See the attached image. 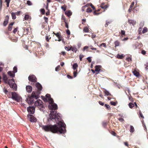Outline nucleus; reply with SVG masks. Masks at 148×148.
<instances>
[{
  "label": "nucleus",
  "mask_w": 148,
  "mask_h": 148,
  "mask_svg": "<svg viewBox=\"0 0 148 148\" xmlns=\"http://www.w3.org/2000/svg\"><path fill=\"white\" fill-rule=\"evenodd\" d=\"M60 115V114L59 113H57L56 111H51L49 115V119H55L58 126L55 125H42L40 126V127L45 131H50L53 133H65L66 132V125L62 119Z\"/></svg>",
  "instance_id": "f257e3e1"
},
{
  "label": "nucleus",
  "mask_w": 148,
  "mask_h": 148,
  "mask_svg": "<svg viewBox=\"0 0 148 148\" xmlns=\"http://www.w3.org/2000/svg\"><path fill=\"white\" fill-rule=\"evenodd\" d=\"M37 92H32L31 96L28 97L27 99V100L28 103L30 105L33 104L34 103V98L37 99L39 97L38 95L36 94Z\"/></svg>",
  "instance_id": "f03ea898"
},
{
  "label": "nucleus",
  "mask_w": 148,
  "mask_h": 148,
  "mask_svg": "<svg viewBox=\"0 0 148 148\" xmlns=\"http://www.w3.org/2000/svg\"><path fill=\"white\" fill-rule=\"evenodd\" d=\"M11 93L12 95L11 98L12 99L17 102H20L22 99L19 95L15 92H12Z\"/></svg>",
  "instance_id": "7ed1b4c3"
},
{
  "label": "nucleus",
  "mask_w": 148,
  "mask_h": 148,
  "mask_svg": "<svg viewBox=\"0 0 148 148\" xmlns=\"http://www.w3.org/2000/svg\"><path fill=\"white\" fill-rule=\"evenodd\" d=\"M7 83L8 84L10 87L12 88L15 91L16 90L17 86L16 84L14 83V79H9Z\"/></svg>",
  "instance_id": "20e7f679"
},
{
  "label": "nucleus",
  "mask_w": 148,
  "mask_h": 148,
  "mask_svg": "<svg viewBox=\"0 0 148 148\" xmlns=\"http://www.w3.org/2000/svg\"><path fill=\"white\" fill-rule=\"evenodd\" d=\"M50 104L48 105L49 108L51 110H56L58 108V106L57 104L55 103H53L52 102L50 103L49 102Z\"/></svg>",
  "instance_id": "39448f33"
},
{
  "label": "nucleus",
  "mask_w": 148,
  "mask_h": 148,
  "mask_svg": "<svg viewBox=\"0 0 148 148\" xmlns=\"http://www.w3.org/2000/svg\"><path fill=\"white\" fill-rule=\"evenodd\" d=\"M36 86L38 90L37 92H37L36 94H37L38 95V96H39V95L40 94V91L42 90V86L38 82H37L36 83Z\"/></svg>",
  "instance_id": "423d86ee"
},
{
  "label": "nucleus",
  "mask_w": 148,
  "mask_h": 148,
  "mask_svg": "<svg viewBox=\"0 0 148 148\" xmlns=\"http://www.w3.org/2000/svg\"><path fill=\"white\" fill-rule=\"evenodd\" d=\"M34 105L36 106H38L41 108H43V105L42 104V101L39 100H37L35 102Z\"/></svg>",
  "instance_id": "0eeeda50"
},
{
  "label": "nucleus",
  "mask_w": 148,
  "mask_h": 148,
  "mask_svg": "<svg viewBox=\"0 0 148 148\" xmlns=\"http://www.w3.org/2000/svg\"><path fill=\"white\" fill-rule=\"evenodd\" d=\"M27 110L29 113L33 114L35 112V107L34 106H29L27 108Z\"/></svg>",
  "instance_id": "6e6552de"
},
{
  "label": "nucleus",
  "mask_w": 148,
  "mask_h": 148,
  "mask_svg": "<svg viewBox=\"0 0 148 148\" xmlns=\"http://www.w3.org/2000/svg\"><path fill=\"white\" fill-rule=\"evenodd\" d=\"M29 80L32 82H36V79L35 75H30L28 77Z\"/></svg>",
  "instance_id": "1a4fd4ad"
},
{
  "label": "nucleus",
  "mask_w": 148,
  "mask_h": 148,
  "mask_svg": "<svg viewBox=\"0 0 148 148\" xmlns=\"http://www.w3.org/2000/svg\"><path fill=\"white\" fill-rule=\"evenodd\" d=\"M28 118L29 120L31 122H35L36 121V119L32 115H28Z\"/></svg>",
  "instance_id": "9d476101"
},
{
  "label": "nucleus",
  "mask_w": 148,
  "mask_h": 148,
  "mask_svg": "<svg viewBox=\"0 0 148 148\" xmlns=\"http://www.w3.org/2000/svg\"><path fill=\"white\" fill-rule=\"evenodd\" d=\"M9 16L7 15L5 17L4 21L3 23V25L4 26H6L7 25L9 21Z\"/></svg>",
  "instance_id": "9b49d317"
},
{
  "label": "nucleus",
  "mask_w": 148,
  "mask_h": 148,
  "mask_svg": "<svg viewBox=\"0 0 148 148\" xmlns=\"http://www.w3.org/2000/svg\"><path fill=\"white\" fill-rule=\"evenodd\" d=\"M3 80L5 83H7L8 82L9 79L7 76L5 74L3 73Z\"/></svg>",
  "instance_id": "f8f14e48"
},
{
  "label": "nucleus",
  "mask_w": 148,
  "mask_h": 148,
  "mask_svg": "<svg viewBox=\"0 0 148 148\" xmlns=\"http://www.w3.org/2000/svg\"><path fill=\"white\" fill-rule=\"evenodd\" d=\"M47 98L48 101L50 103L53 102V101L50 95L49 94H47L45 96Z\"/></svg>",
  "instance_id": "ddd939ff"
},
{
  "label": "nucleus",
  "mask_w": 148,
  "mask_h": 148,
  "mask_svg": "<svg viewBox=\"0 0 148 148\" xmlns=\"http://www.w3.org/2000/svg\"><path fill=\"white\" fill-rule=\"evenodd\" d=\"M26 91L28 93L31 92L32 90V87L30 86H27L26 87Z\"/></svg>",
  "instance_id": "4468645a"
},
{
  "label": "nucleus",
  "mask_w": 148,
  "mask_h": 148,
  "mask_svg": "<svg viewBox=\"0 0 148 148\" xmlns=\"http://www.w3.org/2000/svg\"><path fill=\"white\" fill-rule=\"evenodd\" d=\"M128 22L130 25H135L136 23V22L135 20H130L129 19H128Z\"/></svg>",
  "instance_id": "2eb2a0df"
},
{
  "label": "nucleus",
  "mask_w": 148,
  "mask_h": 148,
  "mask_svg": "<svg viewBox=\"0 0 148 148\" xmlns=\"http://www.w3.org/2000/svg\"><path fill=\"white\" fill-rule=\"evenodd\" d=\"M70 50H71L73 51H74L75 53H76L77 49L76 46H73V47H71L70 49H67V51H70Z\"/></svg>",
  "instance_id": "dca6fc26"
},
{
  "label": "nucleus",
  "mask_w": 148,
  "mask_h": 148,
  "mask_svg": "<svg viewBox=\"0 0 148 148\" xmlns=\"http://www.w3.org/2000/svg\"><path fill=\"white\" fill-rule=\"evenodd\" d=\"M104 90H103V92L105 94V95L106 96H111V94L109 92L106 90V89L104 88H102Z\"/></svg>",
  "instance_id": "f3484780"
},
{
  "label": "nucleus",
  "mask_w": 148,
  "mask_h": 148,
  "mask_svg": "<svg viewBox=\"0 0 148 148\" xmlns=\"http://www.w3.org/2000/svg\"><path fill=\"white\" fill-rule=\"evenodd\" d=\"M101 67L100 66L97 65L95 67V71L97 72L96 74H98L99 71H100V69Z\"/></svg>",
  "instance_id": "a211bd4d"
},
{
  "label": "nucleus",
  "mask_w": 148,
  "mask_h": 148,
  "mask_svg": "<svg viewBox=\"0 0 148 148\" xmlns=\"http://www.w3.org/2000/svg\"><path fill=\"white\" fill-rule=\"evenodd\" d=\"M8 74L11 77L13 78L15 77V74L12 72V71H10L8 73Z\"/></svg>",
  "instance_id": "6ab92c4d"
},
{
  "label": "nucleus",
  "mask_w": 148,
  "mask_h": 148,
  "mask_svg": "<svg viewBox=\"0 0 148 148\" xmlns=\"http://www.w3.org/2000/svg\"><path fill=\"white\" fill-rule=\"evenodd\" d=\"M65 14L68 17L70 16L72 14V12L71 10H69L68 11H66L65 12Z\"/></svg>",
  "instance_id": "aec40b11"
},
{
  "label": "nucleus",
  "mask_w": 148,
  "mask_h": 148,
  "mask_svg": "<svg viewBox=\"0 0 148 148\" xmlns=\"http://www.w3.org/2000/svg\"><path fill=\"white\" fill-rule=\"evenodd\" d=\"M132 73L134 74V75L136 77H138L140 76V75L138 72L136 71V70H134V71Z\"/></svg>",
  "instance_id": "412c9836"
},
{
  "label": "nucleus",
  "mask_w": 148,
  "mask_h": 148,
  "mask_svg": "<svg viewBox=\"0 0 148 148\" xmlns=\"http://www.w3.org/2000/svg\"><path fill=\"white\" fill-rule=\"evenodd\" d=\"M124 55L123 54H121L120 55L119 54H118L116 56V57L119 59H122L124 57Z\"/></svg>",
  "instance_id": "4be33fe9"
},
{
  "label": "nucleus",
  "mask_w": 148,
  "mask_h": 148,
  "mask_svg": "<svg viewBox=\"0 0 148 148\" xmlns=\"http://www.w3.org/2000/svg\"><path fill=\"white\" fill-rule=\"evenodd\" d=\"M134 2H132L131 5H130V7L129 9L128 10V11L129 12H131L132 10V8L134 5Z\"/></svg>",
  "instance_id": "5701e85b"
},
{
  "label": "nucleus",
  "mask_w": 148,
  "mask_h": 148,
  "mask_svg": "<svg viewBox=\"0 0 148 148\" xmlns=\"http://www.w3.org/2000/svg\"><path fill=\"white\" fill-rule=\"evenodd\" d=\"M24 30V34H27L28 33V32H29V29L27 28L26 29L25 28H23Z\"/></svg>",
  "instance_id": "b1692460"
},
{
  "label": "nucleus",
  "mask_w": 148,
  "mask_h": 148,
  "mask_svg": "<svg viewBox=\"0 0 148 148\" xmlns=\"http://www.w3.org/2000/svg\"><path fill=\"white\" fill-rule=\"evenodd\" d=\"M11 14L12 18L13 19H15L16 18V14L14 12H12Z\"/></svg>",
  "instance_id": "393cba45"
},
{
  "label": "nucleus",
  "mask_w": 148,
  "mask_h": 148,
  "mask_svg": "<svg viewBox=\"0 0 148 148\" xmlns=\"http://www.w3.org/2000/svg\"><path fill=\"white\" fill-rule=\"evenodd\" d=\"M78 65L76 63H74L73 65V68L74 70L76 69L78 67Z\"/></svg>",
  "instance_id": "a878e982"
},
{
  "label": "nucleus",
  "mask_w": 148,
  "mask_h": 148,
  "mask_svg": "<svg viewBox=\"0 0 148 148\" xmlns=\"http://www.w3.org/2000/svg\"><path fill=\"white\" fill-rule=\"evenodd\" d=\"M147 28L146 27H144L142 30V33L143 34L147 32Z\"/></svg>",
  "instance_id": "bb28decb"
},
{
  "label": "nucleus",
  "mask_w": 148,
  "mask_h": 148,
  "mask_svg": "<svg viewBox=\"0 0 148 148\" xmlns=\"http://www.w3.org/2000/svg\"><path fill=\"white\" fill-rule=\"evenodd\" d=\"M130 132L131 133H132L134 131V129L133 126L130 125Z\"/></svg>",
  "instance_id": "cd10ccee"
},
{
  "label": "nucleus",
  "mask_w": 148,
  "mask_h": 148,
  "mask_svg": "<svg viewBox=\"0 0 148 148\" xmlns=\"http://www.w3.org/2000/svg\"><path fill=\"white\" fill-rule=\"evenodd\" d=\"M120 44L118 40H116L114 42L115 47L119 46Z\"/></svg>",
  "instance_id": "c85d7f7f"
},
{
  "label": "nucleus",
  "mask_w": 148,
  "mask_h": 148,
  "mask_svg": "<svg viewBox=\"0 0 148 148\" xmlns=\"http://www.w3.org/2000/svg\"><path fill=\"white\" fill-rule=\"evenodd\" d=\"M107 125V122L104 121L103 122H102V125L103 127L105 128H106V127Z\"/></svg>",
  "instance_id": "c756f323"
},
{
  "label": "nucleus",
  "mask_w": 148,
  "mask_h": 148,
  "mask_svg": "<svg viewBox=\"0 0 148 148\" xmlns=\"http://www.w3.org/2000/svg\"><path fill=\"white\" fill-rule=\"evenodd\" d=\"M128 106L130 108H132L134 106V104L130 102L129 103Z\"/></svg>",
  "instance_id": "7c9ffc66"
},
{
  "label": "nucleus",
  "mask_w": 148,
  "mask_h": 148,
  "mask_svg": "<svg viewBox=\"0 0 148 148\" xmlns=\"http://www.w3.org/2000/svg\"><path fill=\"white\" fill-rule=\"evenodd\" d=\"M117 103V101L114 102V101H111L110 102V104L111 105H113V106H116Z\"/></svg>",
  "instance_id": "2f4dec72"
},
{
  "label": "nucleus",
  "mask_w": 148,
  "mask_h": 148,
  "mask_svg": "<svg viewBox=\"0 0 148 148\" xmlns=\"http://www.w3.org/2000/svg\"><path fill=\"white\" fill-rule=\"evenodd\" d=\"M104 106L105 107H106V108L109 110H110L111 109L110 107L107 104H105L104 105Z\"/></svg>",
  "instance_id": "473e14b6"
},
{
  "label": "nucleus",
  "mask_w": 148,
  "mask_h": 148,
  "mask_svg": "<svg viewBox=\"0 0 148 148\" xmlns=\"http://www.w3.org/2000/svg\"><path fill=\"white\" fill-rule=\"evenodd\" d=\"M17 68L16 66H14L13 68V71H12V72L15 74L17 72Z\"/></svg>",
  "instance_id": "72a5a7b5"
},
{
  "label": "nucleus",
  "mask_w": 148,
  "mask_h": 148,
  "mask_svg": "<svg viewBox=\"0 0 148 148\" xmlns=\"http://www.w3.org/2000/svg\"><path fill=\"white\" fill-rule=\"evenodd\" d=\"M100 10V9H99L93 12L94 14L95 15H99L100 14V13H97L96 12H97L99 11Z\"/></svg>",
  "instance_id": "f704fd0d"
},
{
  "label": "nucleus",
  "mask_w": 148,
  "mask_h": 148,
  "mask_svg": "<svg viewBox=\"0 0 148 148\" xmlns=\"http://www.w3.org/2000/svg\"><path fill=\"white\" fill-rule=\"evenodd\" d=\"M83 31L85 32H89V29L88 27H85L84 28Z\"/></svg>",
  "instance_id": "c9c22d12"
},
{
  "label": "nucleus",
  "mask_w": 148,
  "mask_h": 148,
  "mask_svg": "<svg viewBox=\"0 0 148 148\" xmlns=\"http://www.w3.org/2000/svg\"><path fill=\"white\" fill-rule=\"evenodd\" d=\"M10 0H5L6 2L7 3L6 5L7 7H8L9 6V3H10Z\"/></svg>",
  "instance_id": "e433bc0d"
},
{
  "label": "nucleus",
  "mask_w": 148,
  "mask_h": 148,
  "mask_svg": "<svg viewBox=\"0 0 148 148\" xmlns=\"http://www.w3.org/2000/svg\"><path fill=\"white\" fill-rule=\"evenodd\" d=\"M104 4V3H102V6ZM108 5H104V6H102V9H106L108 7Z\"/></svg>",
  "instance_id": "4c0bfd02"
},
{
  "label": "nucleus",
  "mask_w": 148,
  "mask_h": 148,
  "mask_svg": "<svg viewBox=\"0 0 148 148\" xmlns=\"http://www.w3.org/2000/svg\"><path fill=\"white\" fill-rule=\"evenodd\" d=\"M87 7V5H86L84 6H83L82 8V11H84L85 8Z\"/></svg>",
  "instance_id": "58836bf2"
},
{
  "label": "nucleus",
  "mask_w": 148,
  "mask_h": 148,
  "mask_svg": "<svg viewBox=\"0 0 148 148\" xmlns=\"http://www.w3.org/2000/svg\"><path fill=\"white\" fill-rule=\"evenodd\" d=\"M29 15H25V16L24 17V19L25 20H28L29 18Z\"/></svg>",
  "instance_id": "ea45409f"
},
{
  "label": "nucleus",
  "mask_w": 148,
  "mask_h": 148,
  "mask_svg": "<svg viewBox=\"0 0 148 148\" xmlns=\"http://www.w3.org/2000/svg\"><path fill=\"white\" fill-rule=\"evenodd\" d=\"M40 11L42 14H45V11L44 9H41L40 10Z\"/></svg>",
  "instance_id": "a19ab883"
},
{
  "label": "nucleus",
  "mask_w": 148,
  "mask_h": 148,
  "mask_svg": "<svg viewBox=\"0 0 148 148\" xmlns=\"http://www.w3.org/2000/svg\"><path fill=\"white\" fill-rule=\"evenodd\" d=\"M27 4L29 5H32V3L30 1H27Z\"/></svg>",
  "instance_id": "79ce46f5"
},
{
  "label": "nucleus",
  "mask_w": 148,
  "mask_h": 148,
  "mask_svg": "<svg viewBox=\"0 0 148 148\" xmlns=\"http://www.w3.org/2000/svg\"><path fill=\"white\" fill-rule=\"evenodd\" d=\"M84 57V55L82 54H81L79 55V58L80 61L82 60V58Z\"/></svg>",
  "instance_id": "37998d69"
},
{
  "label": "nucleus",
  "mask_w": 148,
  "mask_h": 148,
  "mask_svg": "<svg viewBox=\"0 0 148 148\" xmlns=\"http://www.w3.org/2000/svg\"><path fill=\"white\" fill-rule=\"evenodd\" d=\"M92 11V10L90 8H88L86 9V12L88 13L91 12Z\"/></svg>",
  "instance_id": "c03bdc74"
},
{
  "label": "nucleus",
  "mask_w": 148,
  "mask_h": 148,
  "mask_svg": "<svg viewBox=\"0 0 148 148\" xmlns=\"http://www.w3.org/2000/svg\"><path fill=\"white\" fill-rule=\"evenodd\" d=\"M60 68V66L59 65L58 66L55 68V71H58L59 70Z\"/></svg>",
  "instance_id": "a18cd8bd"
},
{
  "label": "nucleus",
  "mask_w": 148,
  "mask_h": 148,
  "mask_svg": "<svg viewBox=\"0 0 148 148\" xmlns=\"http://www.w3.org/2000/svg\"><path fill=\"white\" fill-rule=\"evenodd\" d=\"M110 23V22L106 21V23L105 24V26L107 27Z\"/></svg>",
  "instance_id": "49530a36"
},
{
  "label": "nucleus",
  "mask_w": 148,
  "mask_h": 148,
  "mask_svg": "<svg viewBox=\"0 0 148 148\" xmlns=\"http://www.w3.org/2000/svg\"><path fill=\"white\" fill-rule=\"evenodd\" d=\"M125 31L123 30H121V35L123 36V35H125Z\"/></svg>",
  "instance_id": "de8ad7c7"
},
{
  "label": "nucleus",
  "mask_w": 148,
  "mask_h": 148,
  "mask_svg": "<svg viewBox=\"0 0 148 148\" xmlns=\"http://www.w3.org/2000/svg\"><path fill=\"white\" fill-rule=\"evenodd\" d=\"M90 47V49L93 50H96L97 49L96 48H95L93 47L92 46H90L89 47Z\"/></svg>",
  "instance_id": "09e8293b"
},
{
  "label": "nucleus",
  "mask_w": 148,
  "mask_h": 148,
  "mask_svg": "<svg viewBox=\"0 0 148 148\" xmlns=\"http://www.w3.org/2000/svg\"><path fill=\"white\" fill-rule=\"evenodd\" d=\"M77 70L76 71H74L73 73V76L74 77H75L77 75Z\"/></svg>",
  "instance_id": "8fccbe9b"
},
{
  "label": "nucleus",
  "mask_w": 148,
  "mask_h": 148,
  "mask_svg": "<svg viewBox=\"0 0 148 148\" xmlns=\"http://www.w3.org/2000/svg\"><path fill=\"white\" fill-rule=\"evenodd\" d=\"M44 18L45 20V22L47 23L48 21V18L46 17H44Z\"/></svg>",
  "instance_id": "3c124183"
},
{
  "label": "nucleus",
  "mask_w": 148,
  "mask_h": 148,
  "mask_svg": "<svg viewBox=\"0 0 148 148\" xmlns=\"http://www.w3.org/2000/svg\"><path fill=\"white\" fill-rule=\"evenodd\" d=\"M12 26H10L9 25L8 27V29L9 31H11L12 30Z\"/></svg>",
  "instance_id": "603ef678"
},
{
  "label": "nucleus",
  "mask_w": 148,
  "mask_h": 148,
  "mask_svg": "<svg viewBox=\"0 0 148 148\" xmlns=\"http://www.w3.org/2000/svg\"><path fill=\"white\" fill-rule=\"evenodd\" d=\"M87 59L88 60V61L89 62H91L92 60L91 59V57H88L87 58Z\"/></svg>",
  "instance_id": "864d4df0"
},
{
  "label": "nucleus",
  "mask_w": 148,
  "mask_h": 148,
  "mask_svg": "<svg viewBox=\"0 0 148 148\" xmlns=\"http://www.w3.org/2000/svg\"><path fill=\"white\" fill-rule=\"evenodd\" d=\"M126 60L129 62H130L132 61V58L130 57H128L126 58Z\"/></svg>",
  "instance_id": "5fc2aeb1"
},
{
  "label": "nucleus",
  "mask_w": 148,
  "mask_h": 148,
  "mask_svg": "<svg viewBox=\"0 0 148 148\" xmlns=\"http://www.w3.org/2000/svg\"><path fill=\"white\" fill-rule=\"evenodd\" d=\"M139 114H140V116L142 118L144 119V117L143 116V115L142 114L141 112L140 111L139 112Z\"/></svg>",
  "instance_id": "6e6d98bb"
},
{
  "label": "nucleus",
  "mask_w": 148,
  "mask_h": 148,
  "mask_svg": "<svg viewBox=\"0 0 148 148\" xmlns=\"http://www.w3.org/2000/svg\"><path fill=\"white\" fill-rule=\"evenodd\" d=\"M89 48V47L87 46H85L84 48H83V51H85L86 49H88V48Z\"/></svg>",
  "instance_id": "4d7b16f0"
},
{
  "label": "nucleus",
  "mask_w": 148,
  "mask_h": 148,
  "mask_svg": "<svg viewBox=\"0 0 148 148\" xmlns=\"http://www.w3.org/2000/svg\"><path fill=\"white\" fill-rule=\"evenodd\" d=\"M18 28L17 27L16 28H15L14 29V30L13 31V32L15 34L16 32L17 31V29H18Z\"/></svg>",
  "instance_id": "13d9d810"
},
{
  "label": "nucleus",
  "mask_w": 148,
  "mask_h": 148,
  "mask_svg": "<svg viewBox=\"0 0 148 148\" xmlns=\"http://www.w3.org/2000/svg\"><path fill=\"white\" fill-rule=\"evenodd\" d=\"M66 33L68 35H70V32L69 30L68 29L66 30Z\"/></svg>",
  "instance_id": "bf43d9fd"
},
{
  "label": "nucleus",
  "mask_w": 148,
  "mask_h": 148,
  "mask_svg": "<svg viewBox=\"0 0 148 148\" xmlns=\"http://www.w3.org/2000/svg\"><path fill=\"white\" fill-rule=\"evenodd\" d=\"M53 34H54L55 35H56V36L57 37H60V34L58 33H57L56 34L55 33H54V32H53Z\"/></svg>",
  "instance_id": "052dcab7"
},
{
  "label": "nucleus",
  "mask_w": 148,
  "mask_h": 148,
  "mask_svg": "<svg viewBox=\"0 0 148 148\" xmlns=\"http://www.w3.org/2000/svg\"><path fill=\"white\" fill-rule=\"evenodd\" d=\"M145 66H146L145 67V69L146 70H148V62L145 65Z\"/></svg>",
  "instance_id": "680f3d73"
},
{
  "label": "nucleus",
  "mask_w": 148,
  "mask_h": 148,
  "mask_svg": "<svg viewBox=\"0 0 148 148\" xmlns=\"http://www.w3.org/2000/svg\"><path fill=\"white\" fill-rule=\"evenodd\" d=\"M118 120L121 122H123V121H124V119L122 118H119L118 119Z\"/></svg>",
  "instance_id": "e2e57ef3"
},
{
  "label": "nucleus",
  "mask_w": 148,
  "mask_h": 148,
  "mask_svg": "<svg viewBox=\"0 0 148 148\" xmlns=\"http://www.w3.org/2000/svg\"><path fill=\"white\" fill-rule=\"evenodd\" d=\"M20 11H18L17 12H16L15 13L16 14V15L17 16H19L20 15Z\"/></svg>",
  "instance_id": "0e129e2a"
},
{
  "label": "nucleus",
  "mask_w": 148,
  "mask_h": 148,
  "mask_svg": "<svg viewBox=\"0 0 148 148\" xmlns=\"http://www.w3.org/2000/svg\"><path fill=\"white\" fill-rule=\"evenodd\" d=\"M42 99L45 101H48V99L46 97H43V98Z\"/></svg>",
  "instance_id": "69168bd1"
},
{
  "label": "nucleus",
  "mask_w": 148,
  "mask_h": 148,
  "mask_svg": "<svg viewBox=\"0 0 148 148\" xmlns=\"http://www.w3.org/2000/svg\"><path fill=\"white\" fill-rule=\"evenodd\" d=\"M90 6L93 9V10H94L95 9V7L92 5V3H90Z\"/></svg>",
  "instance_id": "338daca9"
},
{
  "label": "nucleus",
  "mask_w": 148,
  "mask_h": 148,
  "mask_svg": "<svg viewBox=\"0 0 148 148\" xmlns=\"http://www.w3.org/2000/svg\"><path fill=\"white\" fill-rule=\"evenodd\" d=\"M141 53L142 54H143V55H145L146 54V51H145V50H142L141 51Z\"/></svg>",
  "instance_id": "774afa93"
}]
</instances>
